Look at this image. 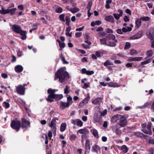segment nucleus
I'll list each match as a JSON object with an SVG mask.
<instances>
[{"mask_svg":"<svg viewBox=\"0 0 154 154\" xmlns=\"http://www.w3.org/2000/svg\"><path fill=\"white\" fill-rule=\"evenodd\" d=\"M69 77V75L68 72L65 71L63 68H61L55 72L54 80L59 79V82L63 83L66 81Z\"/></svg>","mask_w":154,"mask_h":154,"instance_id":"f257e3e1","label":"nucleus"},{"mask_svg":"<svg viewBox=\"0 0 154 154\" xmlns=\"http://www.w3.org/2000/svg\"><path fill=\"white\" fill-rule=\"evenodd\" d=\"M114 35L109 34L106 35V41H108L107 45L110 47H115L116 45L115 43L117 42V40L115 39Z\"/></svg>","mask_w":154,"mask_h":154,"instance_id":"f03ea898","label":"nucleus"},{"mask_svg":"<svg viewBox=\"0 0 154 154\" xmlns=\"http://www.w3.org/2000/svg\"><path fill=\"white\" fill-rule=\"evenodd\" d=\"M10 125L12 129L18 132L21 127V122L16 119L11 121Z\"/></svg>","mask_w":154,"mask_h":154,"instance_id":"7ed1b4c3","label":"nucleus"},{"mask_svg":"<svg viewBox=\"0 0 154 154\" xmlns=\"http://www.w3.org/2000/svg\"><path fill=\"white\" fill-rule=\"evenodd\" d=\"M30 127V122L24 118H22L21 122V127L22 129H27Z\"/></svg>","mask_w":154,"mask_h":154,"instance_id":"20e7f679","label":"nucleus"},{"mask_svg":"<svg viewBox=\"0 0 154 154\" xmlns=\"http://www.w3.org/2000/svg\"><path fill=\"white\" fill-rule=\"evenodd\" d=\"M58 120L57 118L54 117L52 119L48 125L49 126L52 128V131L54 133H56L57 130L56 120Z\"/></svg>","mask_w":154,"mask_h":154,"instance_id":"39448f33","label":"nucleus"},{"mask_svg":"<svg viewBox=\"0 0 154 154\" xmlns=\"http://www.w3.org/2000/svg\"><path fill=\"white\" fill-rule=\"evenodd\" d=\"M119 120V123H117L116 125L121 127H125L128 122L126 118L123 115H122V117H121V119H120Z\"/></svg>","mask_w":154,"mask_h":154,"instance_id":"423d86ee","label":"nucleus"},{"mask_svg":"<svg viewBox=\"0 0 154 154\" xmlns=\"http://www.w3.org/2000/svg\"><path fill=\"white\" fill-rule=\"evenodd\" d=\"M17 93L21 95H23L25 94L26 88L22 86V85H20L17 86H16Z\"/></svg>","mask_w":154,"mask_h":154,"instance_id":"0eeeda50","label":"nucleus"},{"mask_svg":"<svg viewBox=\"0 0 154 154\" xmlns=\"http://www.w3.org/2000/svg\"><path fill=\"white\" fill-rule=\"evenodd\" d=\"M152 126V123L151 122H149L148 124L147 125L146 128H144L142 129L141 131L143 132L144 133L146 134H149V135H152V132L151 129V127Z\"/></svg>","mask_w":154,"mask_h":154,"instance_id":"6e6552de","label":"nucleus"},{"mask_svg":"<svg viewBox=\"0 0 154 154\" xmlns=\"http://www.w3.org/2000/svg\"><path fill=\"white\" fill-rule=\"evenodd\" d=\"M10 26H11V25ZM11 29L14 32L18 34H19L22 30L20 26L15 24L12 26Z\"/></svg>","mask_w":154,"mask_h":154,"instance_id":"1a4fd4ad","label":"nucleus"},{"mask_svg":"<svg viewBox=\"0 0 154 154\" xmlns=\"http://www.w3.org/2000/svg\"><path fill=\"white\" fill-rule=\"evenodd\" d=\"M147 37L151 40H154V31L152 29L147 30L146 33Z\"/></svg>","mask_w":154,"mask_h":154,"instance_id":"9d476101","label":"nucleus"},{"mask_svg":"<svg viewBox=\"0 0 154 154\" xmlns=\"http://www.w3.org/2000/svg\"><path fill=\"white\" fill-rule=\"evenodd\" d=\"M121 127L116 124L112 128L113 131L115 132L116 134L120 136L122 133L121 130L120 129Z\"/></svg>","mask_w":154,"mask_h":154,"instance_id":"9b49d317","label":"nucleus"},{"mask_svg":"<svg viewBox=\"0 0 154 154\" xmlns=\"http://www.w3.org/2000/svg\"><path fill=\"white\" fill-rule=\"evenodd\" d=\"M143 32L142 31H139L137 33L135 34L134 35L131 36L130 37V39L132 40L140 38L142 36Z\"/></svg>","mask_w":154,"mask_h":154,"instance_id":"f8f14e48","label":"nucleus"},{"mask_svg":"<svg viewBox=\"0 0 154 154\" xmlns=\"http://www.w3.org/2000/svg\"><path fill=\"white\" fill-rule=\"evenodd\" d=\"M91 149V146H90V141L88 140H87L85 142V154H87L86 152H90Z\"/></svg>","mask_w":154,"mask_h":154,"instance_id":"ddd939ff","label":"nucleus"},{"mask_svg":"<svg viewBox=\"0 0 154 154\" xmlns=\"http://www.w3.org/2000/svg\"><path fill=\"white\" fill-rule=\"evenodd\" d=\"M100 112V111L99 113L95 112L94 114L93 119L95 123L99 122L101 119V116L99 114Z\"/></svg>","mask_w":154,"mask_h":154,"instance_id":"4468645a","label":"nucleus"},{"mask_svg":"<svg viewBox=\"0 0 154 154\" xmlns=\"http://www.w3.org/2000/svg\"><path fill=\"white\" fill-rule=\"evenodd\" d=\"M90 99V95L88 94L87 97L84 99L80 103L79 105L81 106H83L88 103Z\"/></svg>","mask_w":154,"mask_h":154,"instance_id":"2eb2a0df","label":"nucleus"},{"mask_svg":"<svg viewBox=\"0 0 154 154\" xmlns=\"http://www.w3.org/2000/svg\"><path fill=\"white\" fill-rule=\"evenodd\" d=\"M122 117V115L117 114L113 116L111 119V121L112 122H116L118 120L121 119V117Z\"/></svg>","mask_w":154,"mask_h":154,"instance_id":"dca6fc26","label":"nucleus"},{"mask_svg":"<svg viewBox=\"0 0 154 154\" xmlns=\"http://www.w3.org/2000/svg\"><path fill=\"white\" fill-rule=\"evenodd\" d=\"M78 132L80 134H83L85 135L88 134L89 133V131L85 128L80 129L78 131Z\"/></svg>","mask_w":154,"mask_h":154,"instance_id":"f3484780","label":"nucleus"},{"mask_svg":"<svg viewBox=\"0 0 154 154\" xmlns=\"http://www.w3.org/2000/svg\"><path fill=\"white\" fill-rule=\"evenodd\" d=\"M14 69L16 72L20 73L23 71V68L21 65H17L15 66Z\"/></svg>","mask_w":154,"mask_h":154,"instance_id":"a211bd4d","label":"nucleus"},{"mask_svg":"<svg viewBox=\"0 0 154 154\" xmlns=\"http://www.w3.org/2000/svg\"><path fill=\"white\" fill-rule=\"evenodd\" d=\"M142 59V57H130L128 60V61H140Z\"/></svg>","mask_w":154,"mask_h":154,"instance_id":"6ab92c4d","label":"nucleus"},{"mask_svg":"<svg viewBox=\"0 0 154 154\" xmlns=\"http://www.w3.org/2000/svg\"><path fill=\"white\" fill-rule=\"evenodd\" d=\"M69 103H67L61 101L60 104V108L63 109L66 107H69Z\"/></svg>","mask_w":154,"mask_h":154,"instance_id":"aec40b11","label":"nucleus"},{"mask_svg":"<svg viewBox=\"0 0 154 154\" xmlns=\"http://www.w3.org/2000/svg\"><path fill=\"white\" fill-rule=\"evenodd\" d=\"M22 36V37L20 38L22 40H25L27 38L26 36V31L22 30L19 33Z\"/></svg>","mask_w":154,"mask_h":154,"instance_id":"412c9836","label":"nucleus"},{"mask_svg":"<svg viewBox=\"0 0 154 154\" xmlns=\"http://www.w3.org/2000/svg\"><path fill=\"white\" fill-rule=\"evenodd\" d=\"M54 99H55L54 94H49L48 95V98H46V100L50 102H53Z\"/></svg>","mask_w":154,"mask_h":154,"instance_id":"4be33fe9","label":"nucleus"},{"mask_svg":"<svg viewBox=\"0 0 154 154\" xmlns=\"http://www.w3.org/2000/svg\"><path fill=\"white\" fill-rule=\"evenodd\" d=\"M91 132L92 133L94 137L96 139H98L99 137L98 131L95 129H93L91 130Z\"/></svg>","mask_w":154,"mask_h":154,"instance_id":"5701e85b","label":"nucleus"},{"mask_svg":"<svg viewBox=\"0 0 154 154\" xmlns=\"http://www.w3.org/2000/svg\"><path fill=\"white\" fill-rule=\"evenodd\" d=\"M142 23L141 20L140 18L137 19L135 22V27L138 29L141 26Z\"/></svg>","mask_w":154,"mask_h":154,"instance_id":"b1692460","label":"nucleus"},{"mask_svg":"<svg viewBox=\"0 0 154 154\" xmlns=\"http://www.w3.org/2000/svg\"><path fill=\"white\" fill-rule=\"evenodd\" d=\"M9 9H5L3 7L2 8V10H0V13L2 14L5 15L9 13Z\"/></svg>","mask_w":154,"mask_h":154,"instance_id":"393cba45","label":"nucleus"},{"mask_svg":"<svg viewBox=\"0 0 154 154\" xmlns=\"http://www.w3.org/2000/svg\"><path fill=\"white\" fill-rule=\"evenodd\" d=\"M134 136H137V137H147L146 135H144L141 132H135L134 133Z\"/></svg>","mask_w":154,"mask_h":154,"instance_id":"a878e982","label":"nucleus"},{"mask_svg":"<svg viewBox=\"0 0 154 154\" xmlns=\"http://www.w3.org/2000/svg\"><path fill=\"white\" fill-rule=\"evenodd\" d=\"M55 100H60L63 98V96L62 94H54Z\"/></svg>","mask_w":154,"mask_h":154,"instance_id":"bb28decb","label":"nucleus"},{"mask_svg":"<svg viewBox=\"0 0 154 154\" xmlns=\"http://www.w3.org/2000/svg\"><path fill=\"white\" fill-rule=\"evenodd\" d=\"M114 18L111 15L106 16V21L110 22L111 23H113Z\"/></svg>","mask_w":154,"mask_h":154,"instance_id":"cd10ccee","label":"nucleus"},{"mask_svg":"<svg viewBox=\"0 0 154 154\" xmlns=\"http://www.w3.org/2000/svg\"><path fill=\"white\" fill-rule=\"evenodd\" d=\"M92 149L94 151L97 152L100 150V149L99 146L95 144L92 146Z\"/></svg>","mask_w":154,"mask_h":154,"instance_id":"c85d7f7f","label":"nucleus"},{"mask_svg":"<svg viewBox=\"0 0 154 154\" xmlns=\"http://www.w3.org/2000/svg\"><path fill=\"white\" fill-rule=\"evenodd\" d=\"M66 125L65 123H62L60 127V131L61 132L64 131L66 129Z\"/></svg>","mask_w":154,"mask_h":154,"instance_id":"c756f323","label":"nucleus"},{"mask_svg":"<svg viewBox=\"0 0 154 154\" xmlns=\"http://www.w3.org/2000/svg\"><path fill=\"white\" fill-rule=\"evenodd\" d=\"M100 100L101 98H97L92 101V103L95 105H98L100 103Z\"/></svg>","mask_w":154,"mask_h":154,"instance_id":"7c9ffc66","label":"nucleus"},{"mask_svg":"<svg viewBox=\"0 0 154 154\" xmlns=\"http://www.w3.org/2000/svg\"><path fill=\"white\" fill-rule=\"evenodd\" d=\"M127 28L125 27H123L122 29V31L123 32H129L131 31L132 29L129 27H127Z\"/></svg>","mask_w":154,"mask_h":154,"instance_id":"2f4dec72","label":"nucleus"},{"mask_svg":"<svg viewBox=\"0 0 154 154\" xmlns=\"http://www.w3.org/2000/svg\"><path fill=\"white\" fill-rule=\"evenodd\" d=\"M79 11V8H77L76 7H74L73 8H70L69 10V11H71L72 13H75Z\"/></svg>","mask_w":154,"mask_h":154,"instance_id":"473e14b6","label":"nucleus"},{"mask_svg":"<svg viewBox=\"0 0 154 154\" xmlns=\"http://www.w3.org/2000/svg\"><path fill=\"white\" fill-rule=\"evenodd\" d=\"M146 54L147 55V57L145 58L146 59L148 57H151L153 54V53L152 50H149L147 51Z\"/></svg>","mask_w":154,"mask_h":154,"instance_id":"72a5a7b5","label":"nucleus"},{"mask_svg":"<svg viewBox=\"0 0 154 154\" xmlns=\"http://www.w3.org/2000/svg\"><path fill=\"white\" fill-rule=\"evenodd\" d=\"M152 102L151 101L150 102H147L146 103L144 104L143 106L140 107V108H141L143 109L147 107L148 106H150Z\"/></svg>","mask_w":154,"mask_h":154,"instance_id":"f704fd0d","label":"nucleus"},{"mask_svg":"<svg viewBox=\"0 0 154 154\" xmlns=\"http://www.w3.org/2000/svg\"><path fill=\"white\" fill-rule=\"evenodd\" d=\"M122 150L124 153H126L128 150V149L125 145H123L122 146Z\"/></svg>","mask_w":154,"mask_h":154,"instance_id":"c9c22d12","label":"nucleus"},{"mask_svg":"<svg viewBox=\"0 0 154 154\" xmlns=\"http://www.w3.org/2000/svg\"><path fill=\"white\" fill-rule=\"evenodd\" d=\"M65 20L66 21V24L68 26H69V22L70 21V17L69 16H66V17Z\"/></svg>","mask_w":154,"mask_h":154,"instance_id":"e433bc0d","label":"nucleus"},{"mask_svg":"<svg viewBox=\"0 0 154 154\" xmlns=\"http://www.w3.org/2000/svg\"><path fill=\"white\" fill-rule=\"evenodd\" d=\"M56 92V90L53 89L51 88H49L48 90V93L50 94H55V93Z\"/></svg>","mask_w":154,"mask_h":154,"instance_id":"4c0bfd02","label":"nucleus"},{"mask_svg":"<svg viewBox=\"0 0 154 154\" xmlns=\"http://www.w3.org/2000/svg\"><path fill=\"white\" fill-rule=\"evenodd\" d=\"M60 58H61V60L63 62V63L65 64H68L69 63L65 59L64 57L63 56V55L62 54H61L60 55Z\"/></svg>","mask_w":154,"mask_h":154,"instance_id":"58836bf2","label":"nucleus"},{"mask_svg":"<svg viewBox=\"0 0 154 154\" xmlns=\"http://www.w3.org/2000/svg\"><path fill=\"white\" fill-rule=\"evenodd\" d=\"M106 85H108V86L111 87H119V86L117 85V84H114L112 82H110V83H106Z\"/></svg>","mask_w":154,"mask_h":154,"instance_id":"ea45409f","label":"nucleus"},{"mask_svg":"<svg viewBox=\"0 0 154 154\" xmlns=\"http://www.w3.org/2000/svg\"><path fill=\"white\" fill-rule=\"evenodd\" d=\"M63 11L62 8L60 7L57 8L55 9V12L57 13H61Z\"/></svg>","mask_w":154,"mask_h":154,"instance_id":"a19ab883","label":"nucleus"},{"mask_svg":"<svg viewBox=\"0 0 154 154\" xmlns=\"http://www.w3.org/2000/svg\"><path fill=\"white\" fill-rule=\"evenodd\" d=\"M77 125L79 127L82 126L83 124V122L79 119H77Z\"/></svg>","mask_w":154,"mask_h":154,"instance_id":"79ce46f5","label":"nucleus"},{"mask_svg":"<svg viewBox=\"0 0 154 154\" xmlns=\"http://www.w3.org/2000/svg\"><path fill=\"white\" fill-rule=\"evenodd\" d=\"M17 9L16 8H13L11 9H9V10L10 11H9V13L11 15H13L15 14V13Z\"/></svg>","mask_w":154,"mask_h":154,"instance_id":"37998d69","label":"nucleus"},{"mask_svg":"<svg viewBox=\"0 0 154 154\" xmlns=\"http://www.w3.org/2000/svg\"><path fill=\"white\" fill-rule=\"evenodd\" d=\"M76 138V136L75 134H72L69 137V139L71 141H74Z\"/></svg>","mask_w":154,"mask_h":154,"instance_id":"c03bdc74","label":"nucleus"},{"mask_svg":"<svg viewBox=\"0 0 154 154\" xmlns=\"http://www.w3.org/2000/svg\"><path fill=\"white\" fill-rule=\"evenodd\" d=\"M112 0H106V9L110 8V4L112 2Z\"/></svg>","mask_w":154,"mask_h":154,"instance_id":"a18cd8bd","label":"nucleus"},{"mask_svg":"<svg viewBox=\"0 0 154 154\" xmlns=\"http://www.w3.org/2000/svg\"><path fill=\"white\" fill-rule=\"evenodd\" d=\"M92 5V2L91 1H90L88 2L87 6L86 8L88 9V10H91V7Z\"/></svg>","mask_w":154,"mask_h":154,"instance_id":"49530a36","label":"nucleus"},{"mask_svg":"<svg viewBox=\"0 0 154 154\" xmlns=\"http://www.w3.org/2000/svg\"><path fill=\"white\" fill-rule=\"evenodd\" d=\"M73 102L72 101V98L70 96H69L67 98V103H69V105L72 103Z\"/></svg>","mask_w":154,"mask_h":154,"instance_id":"de8ad7c7","label":"nucleus"},{"mask_svg":"<svg viewBox=\"0 0 154 154\" xmlns=\"http://www.w3.org/2000/svg\"><path fill=\"white\" fill-rule=\"evenodd\" d=\"M150 62V59H149L145 61H144L142 62L141 63V65H145L146 64H147L149 63Z\"/></svg>","mask_w":154,"mask_h":154,"instance_id":"09e8293b","label":"nucleus"},{"mask_svg":"<svg viewBox=\"0 0 154 154\" xmlns=\"http://www.w3.org/2000/svg\"><path fill=\"white\" fill-rule=\"evenodd\" d=\"M64 16L65 14H61L59 16V18L60 20L63 22H65V20L64 19Z\"/></svg>","mask_w":154,"mask_h":154,"instance_id":"8fccbe9b","label":"nucleus"},{"mask_svg":"<svg viewBox=\"0 0 154 154\" xmlns=\"http://www.w3.org/2000/svg\"><path fill=\"white\" fill-rule=\"evenodd\" d=\"M138 53L136 50L134 49H132L130 51V54L131 55L133 56L134 54H137Z\"/></svg>","mask_w":154,"mask_h":154,"instance_id":"3c124183","label":"nucleus"},{"mask_svg":"<svg viewBox=\"0 0 154 154\" xmlns=\"http://www.w3.org/2000/svg\"><path fill=\"white\" fill-rule=\"evenodd\" d=\"M131 43L129 42H126L125 43V47L124 48L125 49H128L131 47Z\"/></svg>","mask_w":154,"mask_h":154,"instance_id":"603ef678","label":"nucleus"},{"mask_svg":"<svg viewBox=\"0 0 154 154\" xmlns=\"http://www.w3.org/2000/svg\"><path fill=\"white\" fill-rule=\"evenodd\" d=\"M141 20L143 21H148L150 20V18L149 17H143L140 18Z\"/></svg>","mask_w":154,"mask_h":154,"instance_id":"864d4df0","label":"nucleus"},{"mask_svg":"<svg viewBox=\"0 0 154 154\" xmlns=\"http://www.w3.org/2000/svg\"><path fill=\"white\" fill-rule=\"evenodd\" d=\"M100 43L102 45H105L106 44V39L103 38L100 39Z\"/></svg>","mask_w":154,"mask_h":154,"instance_id":"5fc2aeb1","label":"nucleus"},{"mask_svg":"<svg viewBox=\"0 0 154 154\" xmlns=\"http://www.w3.org/2000/svg\"><path fill=\"white\" fill-rule=\"evenodd\" d=\"M93 71L87 70L86 74L88 75H91L94 73Z\"/></svg>","mask_w":154,"mask_h":154,"instance_id":"6e6d98bb","label":"nucleus"},{"mask_svg":"<svg viewBox=\"0 0 154 154\" xmlns=\"http://www.w3.org/2000/svg\"><path fill=\"white\" fill-rule=\"evenodd\" d=\"M113 15L114 18L117 20H119V19L120 17H121L118 14L116 13L114 14H113Z\"/></svg>","mask_w":154,"mask_h":154,"instance_id":"4d7b16f0","label":"nucleus"},{"mask_svg":"<svg viewBox=\"0 0 154 154\" xmlns=\"http://www.w3.org/2000/svg\"><path fill=\"white\" fill-rule=\"evenodd\" d=\"M3 103L5 104V107L6 109H8L10 105L9 103L5 101Z\"/></svg>","mask_w":154,"mask_h":154,"instance_id":"13d9d810","label":"nucleus"},{"mask_svg":"<svg viewBox=\"0 0 154 154\" xmlns=\"http://www.w3.org/2000/svg\"><path fill=\"white\" fill-rule=\"evenodd\" d=\"M89 85L90 83H88V84L86 83H84V86L82 88L84 89H86L88 88H89L90 87Z\"/></svg>","mask_w":154,"mask_h":154,"instance_id":"bf43d9fd","label":"nucleus"},{"mask_svg":"<svg viewBox=\"0 0 154 154\" xmlns=\"http://www.w3.org/2000/svg\"><path fill=\"white\" fill-rule=\"evenodd\" d=\"M60 48L61 49L64 48L65 46V44L64 43L61 42L59 44Z\"/></svg>","mask_w":154,"mask_h":154,"instance_id":"052dcab7","label":"nucleus"},{"mask_svg":"<svg viewBox=\"0 0 154 154\" xmlns=\"http://www.w3.org/2000/svg\"><path fill=\"white\" fill-rule=\"evenodd\" d=\"M69 87L68 86L66 85V88L64 89V93L65 94H68L69 93L68 90Z\"/></svg>","mask_w":154,"mask_h":154,"instance_id":"680f3d73","label":"nucleus"},{"mask_svg":"<svg viewBox=\"0 0 154 154\" xmlns=\"http://www.w3.org/2000/svg\"><path fill=\"white\" fill-rule=\"evenodd\" d=\"M95 55L97 57H101L100 54H103L102 52H99L98 51H96L95 52Z\"/></svg>","mask_w":154,"mask_h":154,"instance_id":"e2e57ef3","label":"nucleus"},{"mask_svg":"<svg viewBox=\"0 0 154 154\" xmlns=\"http://www.w3.org/2000/svg\"><path fill=\"white\" fill-rule=\"evenodd\" d=\"M82 35V32H77L75 33V36L76 37L79 38Z\"/></svg>","mask_w":154,"mask_h":154,"instance_id":"0e129e2a","label":"nucleus"},{"mask_svg":"<svg viewBox=\"0 0 154 154\" xmlns=\"http://www.w3.org/2000/svg\"><path fill=\"white\" fill-rule=\"evenodd\" d=\"M63 2V3L67 4L69 3V2L71 3L73 1V0H61Z\"/></svg>","mask_w":154,"mask_h":154,"instance_id":"69168bd1","label":"nucleus"},{"mask_svg":"<svg viewBox=\"0 0 154 154\" xmlns=\"http://www.w3.org/2000/svg\"><path fill=\"white\" fill-rule=\"evenodd\" d=\"M124 20L125 22H129L130 20V19L127 16H125L124 17Z\"/></svg>","mask_w":154,"mask_h":154,"instance_id":"338daca9","label":"nucleus"},{"mask_svg":"<svg viewBox=\"0 0 154 154\" xmlns=\"http://www.w3.org/2000/svg\"><path fill=\"white\" fill-rule=\"evenodd\" d=\"M116 31L117 32L118 34H123L122 29H116Z\"/></svg>","mask_w":154,"mask_h":154,"instance_id":"774afa93","label":"nucleus"}]
</instances>
